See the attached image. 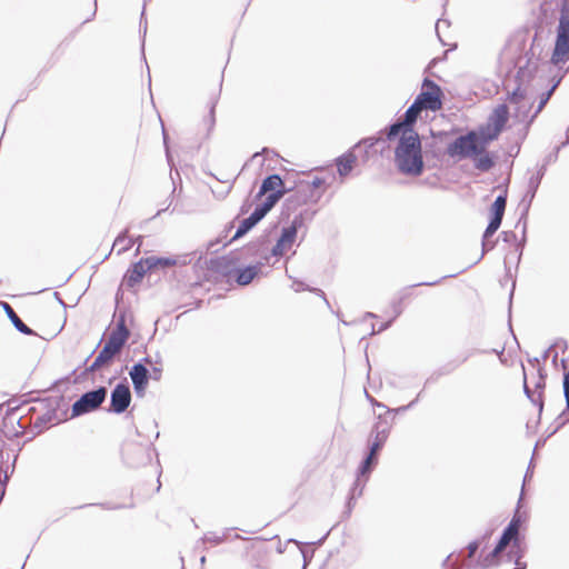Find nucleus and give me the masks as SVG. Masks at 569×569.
I'll use <instances>...</instances> for the list:
<instances>
[{
	"label": "nucleus",
	"instance_id": "obj_1",
	"mask_svg": "<svg viewBox=\"0 0 569 569\" xmlns=\"http://www.w3.org/2000/svg\"><path fill=\"white\" fill-rule=\"evenodd\" d=\"M399 136L395 149V162L400 172L408 176H420L423 170L421 141L412 124L399 121L389 127L388 140Z\"/></svg>",
	"mask_w": 569,
	"mask_h": 569
},
{
	"label": "nucleus",
	"instance_id": "obj_2",
	"mask_svg": "<svg viewBox=\"0 0 569 569\" xmlns=\"http://www.w3.org/2000/svg\"><path fill=\"white\" fill-rule=\"evenodd\" d=\"M487 140L483 129L470 131L465 136L458 137L448 146L447 152L450 157L470 158L475 161V167L480 171H488L493 167V159L487 152Z\"/></svg>",
	"mask_w": 569,
	"mask_h": 569
},
{
	"label": "nucleus",
	"instance_id": "obj_3",
	"mask_svg": "<svg viewBox=\"0 0 569 569\" xmlns=\"http://www.w3.org/2000/svg\"><path fill=\"white\" fill-rule=\"evenodd\" d=\"M442 98L443 93L441 88L435 81L428 78L425 79L420 93L407 109L402 121L413 124L422 110H430L432 112L439 111L442 108Z\"/></svg>",
	"mask_w": 569,
	"mask_h": 569
},
{
	"label": "nucleus",
	"instance_id": "obj_4",
	"mask_svg": "<svg viewBox=\"0 0 569 569\" xmlns=\"http://www.w3.org/2000/svg\"><path fill=\"white\" fill-rule=\"evenodd\" d=\"M129 338V331L123 323L111 331L103 348L91 365V370H98L108 365L118 355Z\"/></svg>",
	"mask_w": 569,
	"mask_h": 569
},
{
	"label": "nucleus",
	"instance_id": "obj_5",
	"mask_svg": "<svg viewBox=\"0 0 569 569\" xmlns=\"http://www.w3.org/2000/svg\"><path fill=\"white\" fill-rule=\"evenodd\" d=\"M569 60V9L565 6L561 10L555 48L551 54V62L555 66L562 64Z\"/></svg>",
	"mask_w": 569,
	"mask_h": 569
},
{
	"label": "nucleus",
	"instance_id": "obj_6",
	"mask_svg": "<svg viewBox=\"0 0 569 569\" xmlns=\"http://www.w3.org/2000/svg\"><path fill=\"white\" fill-rule=\"evenodd\" d=\"M522 520L517 512L511 519L508 527L505 529L499 542L495 547V549L489 552L481 561L480 566L483 568H489L492 566H497L500 562V553L506 549V547L512 541H517L519 529L521 527Z\"/></svg>",
	"mask_w": 569,
	"mask_h": 569
},
{
	"label": "nucleus",
	"instance_id": "obj_7",
	"mask_svg": "<svg viewBox=\"0 0 569 569\" xmlns=\"http://www.w3.org/2000/svg\"><path fill=\"white\" fill-rule=\"evenodd\" d=\"M389 437V428L387 422L378 421L369 437L370 452L360 466V473L366 475L371 471L372 466L377 462V453L386 443Z\"/></svg>",
	"mask_w": 569,
	"mask_h": 569
},
{
	"label": "nucleus",
	"instance_id": "obj_8",
	"mask_svg": "<svg viewBox=\"0 0 569 569\" xmlns=\"http://www.w3.org/2000/svg\"><path fill=\"white\" fill-rule=\"evenodd\" d=\"M286 193L287 189L281 177L271 174L262 181L258 196H266L261 207L269 212Z\"/></svg>",
	"mask_w": 569,
	"mask_h": 569
},
{
	"label": "nucleus",
	"instance_id": "obj_9",
	"mask_svg": "<svg viewBox=\"0 0 569 569\" xmlns=\"http://www.w3.org/2000/svg\"><path fill=\"white\" fill-rule=\"evenodd\" d=\"M106 396L107 389L104 387L86 392L72 405V416H80L96 410L104 401Z\"/></svg>",
	"mask_w": 569,
	"mask_h": 569
},
{
	"label": "nucleus",
	"instance_id": "obj_10",
	"mask_svg": "<svg viewBox=\"0 0 569 569\" xmlns=\"http://www.w3.org/2000/svg\"><path fill=\"white\" fill-rule=\"evenodd\" d=\"M509 119V108L507 104L497 106L489 117L487 128H482L486 132L487 140H496L503 130Z\"/></svg>",
	"mask_w": 569,
	"mask_h": 569
},
{
	"label": "nucleus",
	"instance_id": "obj_11",
	"mask_svg": "<svg viewBox=\"0 0 569 569\" xmlns=\"http://www.w3.org/2000/svg\"><path fill=\"white\" fill-rule=\"evenodd\" d=\"M22 415L19 408L7 410L0 426L1 431L8 438H17L24 433L26 425L22 423Z\"/></svg>",
	"mask_w": 569,
	"mask_h": 569
},
{
	"label": "nucleus",
	"instance_id": "obj_12",
	"mask_svg": "<svg viewBox=\"0 0 569 569\" xmlns=\"http://www.w3.org/2000/svg\"><path fill=\"white\" fill-rule=\"evenodd\" d=\"M236 261L228 257H219L209 263V270L214 281L230 282L236 273Z\"/></svg>",
	"mask_w": 569,
	"mask_h": 569
},
{
	"label": "nucleus",
	"instance_id": "obj_13",
	"mask_svg": "<svg viewBox=\"0 0 569 569\" xmlns=\"http://www.w3.org/2000/svg\"><path fill=\"white\" fill-rule=\"evenodd\" d=\"M326 189V180L315 177L310 181H300L297 184V192L303 197V202L316 201Z\"/></svg>",
	"mask_w": 569,
	"mask_h": 569
},
{
	"label": "nucleus",
	"instance_id": "obj_14",
	"mask_svg": "<svg viewBox=\"0 0 569 569\" xmlns=\"http://www.w3.org/2000/svg\"><path fill=\"white\" fill-rule=\"evenodd\" d=\"M507 204V190L498 196L491 206L492 218L485 231V238H490L500 227Z\"/></svg>",
	"mask_w": 569,
	"mask_h": 569
},
{
	"label": "nucleus",
	"instance_id": "obj_15",
	"mask_svg": "<svg viewBox=\"0 0 569 569\" xmlns=\"http://www.w3.org/2000/svg\"><path fill=\"white\" fill-rule=\"evenodd\" d=\"M131 402V392L129 386L119 383L111 392L110 410L121 413L127 410Z\"/></svg>",
	"mask_w": 569,
	"mask_h": 569
},
{
	"label": "nucleus",
	"instance_id": "obj_16",
	"mask_svg": "<svg viewBox=\"0 0 569 569\" xmlns=\"http://www.w3.org/2000/svg\"><path fill=\"white\" fill-rule=\"evenodd\" d=\"M297 237V228L296 226L287 227L282 230V233L277 241L276 246L272 249V253L274 256H283L286 252H288L296 240Z\"/></svg>",
	"mask_w": 569,
	"mask_h": 569
},
{
	"label": "nucleus",
	"instance_id": "obj_17",
	"mask_svg": "<svg viewBox=\"0 0 569 569\" xmlns=\"http://www.w3.org/2000/svg\"><path fill=\"white\" fill-rule=\"evenodd\" d=\"M151 270L150 266L147 262V259H141L136 262L126 273L124 282L128 287L132 288L140 283L144 277V274Z\"/></svg>",
	"mask_w": 569,
	"mask_h": 569
},
{
	"label": "nucleus",
	"instance_id": "obj_18",
	"mask_svg": "<svg viewBox=\"0 0 569 569\" xmlns=\"http://www.w3.org/2000/svg\"><path fill=\"white\" fill-rule=\"evenodd\" d=\"M129 375L132 380L134 391L138 395H143L148 386V369L141 363H136L131 368Z\"/></svg>",
	"mask_w": 569,
	"mask_h": 569
},
{
	"label": "nucleus",
	"instance_id": "obj_19",
	"mask_svg": "<svg viewBox=\"0 0 569 569\" xmlns=\"http://www.w3.org/2000/svg\"><path fill=\"white\" fill-rule=\"evenodd\" d=\"M267 210L261 206L257 207L254 211L246 219H243L234 234V239L242 237L247 233L256 223H258L266 214Z\"/></svg>",
	"mask_w": 569,
	"mask_h": 569
},
{
	"label": "nucleus",
	"instance_id": "obj_20",
	"mask_svg": "<svg viewBox=\"0 0 569 569\" xmlns=\"http://www.w3.org/2000/svg\"><path fill=\"white\" fill-rule=\"evenodd\" d=\"M260 268L258 266H249L243 269H236L233 279L239 286L249 284L259 273Z\"/></svg>",
	"mask_w": 569,
	"mask_h": 569
},
{
	"label": "nucleus",
	"instance_id": "obj_21",
	"mask_svg": "<svg viewBox=\"0 0 569 569\" xmlns=\"http://www.w3.org/2000/svg\"><path fill=\"white\" fill-rule=\"evenodd\" d=\"M357 162V156L353 152H347L337 159L338 172L341 177L348 176Z\"/></svg>",
	"mask_w": 569,
	"mask_h": 569
},
{
	"label": "nucleus",
	"instance_id": "obj_22",
	"mask_svg": "<svg viewBox=\"0 0 569 569\" xmlns=\"http://www.w3.org/2000/svg\"><path fill=\"white\" fill-rule=\"evenodd\" d=\"M4 310L8 318L11 320L18 331L27 336L34 335V332L18 317L10 305L4 303Z\"/></svg>",
	"mask_w": 569,
	"mask_h": 569
},
{
	"label": "nucleus",
	"instance_id": "obj_23",
	"mask_svg": "<svg viewBox=\"0 0 569 569\" xmlns=\"http://www.w3.org/2000/svg\"><path fill=\"white\" fill-rule=\"evenodd\" d=\"M146 259L150 269L173 267L177 263L176 260L171 258L149 257Z\"/></svg>",
	"mask_w": 569,
	"mask_h": 569
},
{
	"label": "nucleus",
	"instance_id": "obj_24",
	"mask_svg": "<svg viewBox=\"0 0 569 569\" xmlns=\"http://www.w3.org/2000/svg\"><path fill=\"white\" fill-rule=\"evenodd\" d=\"M132 240L127 236V231L118 236L113 242V249L118 248V253L129 250L132 247Z\"/></svg>",
	"mask_w": 569,
	"mask_h": 569
},
{
	"label": "nucleus",
	"instance_id": "obj_25",
	"mask_svg": "<svg viewBox=\"0 0 569 569\" xmlns=\"http://www.w3.org/2000/svg\"><path fill=\"white\" fill-rule=\"evenodd\" d=\"M557 88V83L553 84L548 91L543 92L541 96H540V99H539V104H538V108L535 112V116H537L538 113H540L542 111V109L545 108V106L547 104V102L549 101V99L551 98L555 89Z\"/></svg>",
	"mask_w": 569,
	"mask_h": 569
},
{
	"label": "nucleus",
	"instance_id": "obj_26",
	"mask_svg": "<svg viewBox=\"0 0 569 569\" xmlns=\"http://www.w3.org/2000/svg\"><path fill=\"white\" fill-rule=\"evenodd\" d=\"M563 390H565L567 407L569 409V371L565 375Z\"/></svg>",
	"mask_w": 569,
	"mask_h": 569
},
{
	"label": "nucleus",
	"instance_id": "obj_27",
	"mask_svg": "<svg viewBox=\"0 0 569 569\" xmlns=\"http://www.w3.org/2000/svg\"><path fill=\"white\" fill-rule=\"evenodd\" d=\"M478 548H479V543L477 541L470 542L468 545V557L472 558L476 555Z\"/></svg>",
	"mask_w": 569,
	"mask_h": 569
},
{
	"label": "nucleus",
	"instance_id": "obj_28",
	"mask_svg": "<svg viewBox=\"0 0 569 569\" xmlns=\"http://www.w3.org/2000/svg\"><path fill=\"white\" fill-rule=\"evenodd\" d=\"M148 375L150 378H152L154 380H159L161 378L162 370H161V368L154 367L151 372L148 371Z\"/></svg>",
	"mask_w": 569,
	"mask_h": 569
},
{
	"label": "nucleus",
	"instance_id": "obj_29",
	"mask_svg": "<svg viewBox=\"0 0 569 569\" xmlns=\"http://www.w3.org/2000/svg\"><path fill=\"white\" fill-rule=\"evenodd\" d=\"M516 96H517L516 93L512 94V97H511L512 102H517Z\"/></svg>",
	"mask_w": 569,
	"mask_h": 569
}]
</instances>
